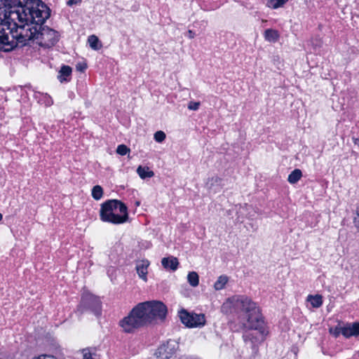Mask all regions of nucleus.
Masks as SVG:
<instances>
[{
	"instance_id": "nucleus-10",
	"label": "nucleus",
	"mask_w": 359,
	"mask_h": 359,
	"mask_svg": "<svg viewBox=\"0 0 359 359\" xmlns=\"http://www.w3.org/2000/svg\"><path fill=\"white\" fill-rule=\"evenodd\" d=\"M343 336L346 338H349L352 336H359V322L345 325Z\"/></svg>"
},
{
	"instance_id": "nucleus-8",
	"label": "nucleus",
	"mask_w": 359,
	"mask_h": 359,
	"mask_svg": "<svg viewBox=\"0 0 359 359\" xmlns=\"http://www.w3.org/2000/svg\"><path fill=\"white\" fill-rule=\"evenodd\" d=\"M180 318L182 323L189 327H200L205 324L203 314L189 313L183 309L180 312Z\"/></svg>"
},
{
	"instance_id": "nucleus-7",
	"label": "nucleus",
	"mask_w": 359,
	"mask_h": 359,
	"mask_svg": "<svg viewBox=\"0 0 359 359\" xmlns=\"http://www.w3.org/2000/svg\"><path fill=\"white\" fill-rule=\"evenodd\" d=\"M91 311L95 316H100L101 313V302L100 299L88 292L83 294L79 310L83 312L84 310Z\"/></svg>"
},
{
	"instance_id": "nucleus-28",
	"label": "nucleus",
	"mask_w": 359,
	"mask_h": 359,
	"mask_svg": "<svg viewBox=\"0 0 359 359\" xmlns=\"http://www.w3.org/2000/svg\"><path fill=\"white\" fill-rule=\"evenodd\" d=\"M56 359L53 355H47V354H42L39 355L38 357H35L33 359Z\"/></svg>"
},
{
	"instance_id": "nucleus-3",
	"label": "nucleus",
	"mask_w": 359,
	"mask_h": 359,
	"mask_svg": "<svg viewBox=\"0 0 359 359\" xmlns=\"http://www.w3.org/2000/svg\"><path fill=\"white\" fill-rule=\"evenodd\" d=\"M166 314L167 307L162 302H144L136 305L127 316L120 320L119 325L124 332L132 333L158 319H165Z\"/></svg>"
},
{
	"instance_id": "nucleus-2",
	"label": "nucleus",
	"mask_w": 359,
	"mask_h": 359,
	"mask_svg": "<svg viewBox=\"0 0 359 359\" xmlns=\"http://www.w3.org/2000/svg\"><path fill=\"white\" fill-rule=\"evenodd\" d=\"M233 306L245 313V321L243 323L247 330L243 335L246 346H249L254 354L258 351L257 344L264 340V321L259 309L256 303L247 297H233L229 299Z\"/></svg>"
},
{
	"instance_id": "nucleus-18",
	"label": "nucleus",
	"mask_w": 359,
	"mask_h": 359,
	"mask_svg": "<svg viewBox=\"0 0 359 359\" xmlns=\"http://www.w3.org/2000/svg\"><path fill=\"white\" fill-rule=\"evenodd\" d=\"M302 175V171L299 169H295L289 175L287 180L291 184H295L300 180Z\"/></svg>"
},
{
	"instance_id": "nucleus-34",
	"label": "nucleus",
	"mask_w": 359,
	"mask_h": 359,
	"mask_svg": "<svg viewBox=\"0 0 359 359\" xmlns=\"http://www.w3.org/2000/svg\"><path fill=\"white\" fill-rule=\"evenodd\" d=\"M353 140L354 144L358 145L359 147V138H353Z\"/></svg>"
},
{
	"instance_id": "nucleus-4",
	"label": "nucleus",
	"mask_w": 359,
	"mask_h": 359,
	"mask_svg": "<svg viewBox=\"0 0 359 359\" xmlns=\"http://www.w3.org/2000/svg\"><path fill=\"white\" fill-rule=\"evenodd\" d=\"M22 18L34 26H43L50 15L49 8L40 0H26L20 8Z\"/></svg>"
},
{
	"instance_id": "nucleus-32",
	"label": "nucleus",
	"mask_w": 359,
	"mask_h": 359,
	"mask_svg": "<svg viewBox=\"0 0 359 359\" xmlns=\"http://www.w3.org/2000/svg\"><path fill=\"white\" fill-rule=\"evenodd\" d=\"M195 35H196V34H195V33H194L192 30H191V29H189V30L187 32V36H188L189 39H193V38H194Z\"/></svg>"
},
{
	"instance_id": "nucleus-16",
	"label": "nucleus",
	"mask_w": 359,
	"mask_h": 359,
	"mask_svg": "<svg viewBox=\"0 0 359 359\" xmlns=\"http://www.w3.org/2000/svg\"><path fill=\"white\" fill-rule=\"evenodd\" d=\"M88 41L90 48L93 50H97L102 47V44L99 39L95 35L90 36L88 39Z\"/></svg>"
},
{
	"instance_id": "nucleus-25",
	"label": "nucleus",
	"mask_w": 359,
	"mask_h": 359,
	"mask_svg": "<svg viewBox=\"0 0 359 359\" xmlns=\"http://www.w3.org/2000/svg\"><path fill=\"white\" fill-rule=\"evenodd\" d=\"M154 139L158 142H162L165 139V134L161 130L157 131L154 134Z\"/></svg>"
},
{
	"instance_id": "nucleus-19",
	"label": "nucleus",
	"mask_w": 359,
	"mask_h": 359,
	"mask_svg": "<svg viewBox=\"0 0 359 359\" xmlns=\"http://www.w3.org/2000/svg\"><path fill=\"white\" fill-rule=\"evenodd\" d=\"M228 282V278L226 276H220L214 284V287L216 290L223 289Z\"/></svg>"
},
{
	"instance_id": "nucleus-17",
	"label": "nucleus",
	"mask_w": 359,
	"mask_h": 359,
	"mask_svg": "<svg viewBox=\"0 0 359 359\" xmlns=\"http://www.w3.org/2000/svg\"><path fill=\"white\" fill-rule=\"evenodd\" d=\"M188 283L192 287H196L199 283V276L195 271L189 272L187 275Z\"/></svg>"
},
{
	"instance_id": "nucleus-22",
	"label": "nucleus",
	"mask_w": 359,
	"mask_h": 359,
	"mask_svg": "<svg viewBox=\"0 0 359 359\" xmlns=\"http://www.w3.org/2000/svg\"><path fill=\"white\" fill-rule=\"evenodd\" d=\"M103 189L100 185L95 186L92 189V196L95 200H100L102 197Z\"/></svg>"
},
{
	"instance_id": "nucleus-26",
	"label": "nucleus",
	"mask_w": 359,
	"mask_h": 359,
	"mask_svg": "<svg viewBox=\"0 0 359 359\" xmlns=\"http://www.w3.org/2000/svg\"><path fill=\"white\" fill-rule=\"evenodd\" d=\"M199 106H200V102H199L191 101V102H189L187 107L190 110L196 111V110H197L198 109Z\"/></svg>"
},
{
	"instance_id": "nucleus-11",
	"label": "nucleus",
	"mask_w": 359,
	"mask_h": 359,
	"mask_svg": "<svg viewBox=\"0 0 359 359\" xmlns=\"http://www.w3.org/2000/svg\"><path fill=\"white\" fill-rule=\"evenodd\" d=\"M149 265V262L147 260H142L138 262L136 265V271L140 278L147 281V275L148 273L147 269Z\"/></svg>"
},
{
	"instance_id": "nucleus-31",
	"label": "nucleus",
	"mask_w": 359,
	"mask_h": 359,
	"mask_svg": "<svg viewBox=\"0 0 359 359\" xmlns=\"http://www.w3.org/2000/svg\"><path fill=\"white\" fill-rule=\"evenodd\" d=\"M83 359H93L91 353L86 350H83Z\"/></svg>"
},
{
	"instance_id": "nucleus-33",
	"label": "nucleus",
	"mask_w": 359,
	"mask_h": 359,
	"mask_svg": "<svg viewBox=\"0 0 359 359\" xmlns=\"http://www.w3.org/2000/svg\"><path fill=\"white\" fill-rule=\"evenodd\" d=\"M77 3L78 0H69L67 4L68 6H72L74 4H76Z\"/></svg>"
},
{
	"instance_id": "nucleus-21",
	"label": "nucleus",
	"mask_w": 359,
	"mask_h": 359,
	"mask_svg": "<svg viewBox=\"0 0 359 359\" xmlns=\"http://www.w3.org/2000/svg\"><path fill=\"white\" fill-rule=\"evenodd\" d=\"M309 301H310L311 305L315 308L320 307L323 304L322 297L320 295L309 296Z\"/></svg>"
},
{
	"instance_id": "nucleus-27",
	"label": "nucleus",
	"mask_w": 359,
	"mask_h": 359,
	"mask_svg": "<svg viewBox=\"0 0 359 359\" xmlns=\"http://www.w3.org/2000/svg\"><path fill=\"white\" fill-rule=\"evenodd\" d=\"M344 330V327H336L334 329V336L337 337L340 334H341L343 335Z\"/></svg>"
},
{
	"instance_id": "nucleus-12",
	"label": "nucleus",
	"mask_w": 359,
	"mask_h": 359,
	"mask_svg": "<svg viewBox=\"0 0 359 359\" xmlns=\"http://www.w3.org/2000/svg\"><path fill=\"white\" fill-rule=\"evenodd\" d=\"M161 264L165 269H170L172 271L177 270L179 265L177 259L174 257L163 258L161 260Z\"/></svg>"
},
{
	"instance_id": "nucleus-14",
	"label": "nucleus",
	"mask_w": 359,
	"mask_h": 359,
	"mask_svg": "<svg viewBox=\"0 0 359 359\" xmlns=\"http://www.w3.org/2000/svg\"><path fill=\"white\" fill-rule=\"evenodd\" d=\"M279 37V34L277 31L268 29L264 32V38L269 42H276Z\"/></svg>"
},
{
	"instance_id": "nucleus-20",
	"label": "nucleus",
	"mask_w": 359,
	"mask_h": 359,
	"mask_svg": "<svg viewBox=\"0 0 359 359\" xmlns=\"http://www.w3.org/2000/svg\"><path fill=\"white\" fill-rule=\"evenodd\" d=\"M222 181V180L220 177L217 176H214L208 180V181L206 183V185L209 189H211L214 186H221Z\"/></svg>"
},
{
	"instance_id": "nucleus-6",
	"label": "nucleus",
	"mask_w": 359,
	"mask_h": 359,
	"mask_svg": "<svg viewBox=\"0 0 359 359\" xmlns=\"http://www.w3.org/2000/svg\"><path fill=\"white\" fill-rule=\"evenodd\" d=\"M36 40L41 46L50 48L53 46L59 40L58 33L47 26L37 27Z\"/></svg>"
},
{
	"instance_id": "nucleus-29",
	"label": "nucleus",
	"mask_w": 359,
	"mask_h": 359,
	"mask_svg": "<svg viewBox=\"0 0 359 359\" xmlns=\"http://www.w3.org/2000/svg\"><path fill=\"white\" fill-rule=\"evenodd\" d=\"M87 68V66L86 64H77L76 65V69L80 72H83Z\"/></svg>"
},
{
	"instance_id": "nucleus-5",
	"label": "nucleus",
	"mask_w": 359,
	"mask_h": 359,
	"mask_svg": "<svg viewBox=\"0 0 359 359\" xmlns=\"http://www.w3.org/2000/svg\"><path fill=\"white\" fill-rule=\"evenodd\" d=\"M100 216L102 221L114 224H123L128 219L126 205L116 199L109 200L101 205Z\"/></svg>"
},
{
	"instance_id": "nucleus-9",
	"label": "nucleus",
	"mask_w": 359,
	"mask_h": 359,
	"mask_svg": "<svg viewBox=\"0 0 359 359\" xmlns=\"http://www.w3.org/2000/svg\"><path fill=\"white\" fill-rule=\"evenodd\" d=\"M177 344L175 340H168L166 344L161 345L155 353L158 359H170L175 353Z\"/></svg>"
},
{
	"instance_id": "nucleus-30",
	"label": "nucleus",
	"mask_w": 359,
	"mask_h": 359,
	"mask_svg": "<svg viewBox=\"0 0 359 359\" xmlns=\"http://www.w3.org/2000/svg\"><path fill=\"white\" fill-rule=\"evenodd\" d=\"M354 224L359 229V208L357 210V216L354 218Z\"/></svg>"
},
{
	"instance_id": "nucleus-1",
	"label": "nucleus",
	"mask_w": 359,
	"mask_h": 359,
	"mask_svg": "<svg viewBox=\"0 0 359 359\" xmlns=\"http://www.w3.org/2000/svg\"><path fill=\"white\" fill-rule=\"evenodd\" d=\"M37 27L25 22L20 12H11L8 19L0 22V50L8 52L36 40Z\"/></svg>"
},
{
	"instance_id": "nucleus-15",
	"label": "nucleus",
	"mask_w": 359,
	"mask_h": 359,
	"mask_svg": "<svg viewBox=\"0 0 359 359\" xmlns=\"http://www.w3.org/2000/svg\"><path fill=\"white\" fill-rule=\"evenodd\" d=\"M137 172L142 179L151 177L154 175V172L150 170L148 167H142L141 165L138 166Z\"/></svg>"
},
{
	"instance_id": "nucleus-35",
	"label": "nucleus",
	"mask_w": 359,
	"mask_h": 359,
	"mask_svg": "<svg viewBox=\"0 0 359 359\" xmlns=\"http://www.w3.org/2000/svg\"><path fill=\"white\" fill-rule=\"evenodd\" d=\"M2 217H3V216H2V215L0 213V221L1 220Z\"/></svg>"
},
{
	"instance_id": "nucleus-24",
	"label": "nucleus",
	"mask_w": 359,
	"mask_h": 359,
	"mask_svg": "<svg viewBox=\"0 0 359 359\" xmlns=\"http://www.w3.org/2000/svg\"><path fill=\"white\" fill-rule=\"evenodd\" d=\"M116 152L119 155L124 156L130 152V149L125 144H120L116 149Z\"/></svg>"
},
{
	"instance_id": "nucleus-13",
	"label": "nucleus",
	"mask_w": 359,
	"mask_h": 359,
	"mask_svg": "<svg viewBox=\"0 0 359 359\" xmlns=\"http://www.w3.org/2000/svg\"><path fill=\"white\" fill-rule=\"evenodd\" d=\"M72 72V69L69 66L63 65L59 71L57 79L61 83L67 82L70 80Z\"/></svg>"
},
{
	"instance_id": "nucleus-23",
	"label": "nucleus",
	"mask_w": 359,
	"mask_h": 359,
	"mask_svg": "<svg viewBox=\"0 0 359 359\" xmlns=\"http://www.w3.org/2000/svg\"><path fill=\"white\" fill-rule=\"evenodd\" d=\"M288 0H268L267 6L271 8L276 9L283 6Z\"/></svg>"
}]
</instances>
